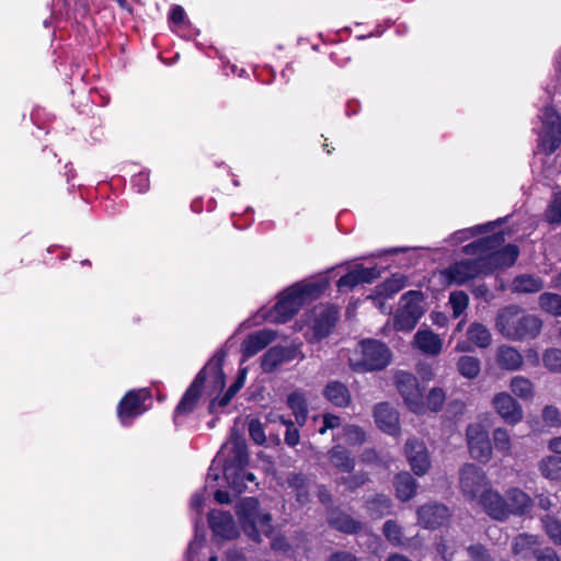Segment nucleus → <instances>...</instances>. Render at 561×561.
I'll return each instance as SVG.
<instances>
[{"instance_id":"1","label":"nucleus","mask_w":561,"mask_h":561,"mask_svg":"<svg viewBox=\"0 0 561 561\" xmlns=\"http://www.w3.org/2000/svg\"><path fill=\"white\" fill-rule=\"evenodd\" d=\"M226 356L227 352L224 348L217 350L196 374L173 410L174 423H178L181 417L191 415L204 394L213 396L224 390L226 386V374L224 371Z\"/></svg>"},{"instance_id":"2","label":"nucleus","mask_w":561,"mask_h":561,"mask_svg":"<svg viewBox=\"0 0 561 561\" xmlns=\"http://www.w3.org/2000/svg\"><path fill=\"white\" fill-rule=\"evenodd\" d=\"M504 242V234L497 232L465 245L462 251L467 255H480L484 273L490 274L496 268L512 266L518 257V248L514 244L502 247Z\"/></svg>"},{"instance_id":"3","label":"nucleus","mask_w":561,"mask_h":561,"mask_svg":"<svg viewBox=\"0 0 561 561\" xmlns=\"http://www.w3.org/2000/svg\"><path fill=\"white\" fill-rule=\"evenodd\" d=\"M541 328L542 321L537 316L516 305L500 309L495 318L496 331L510 341L533 340L539 335Z\"/></svg>"},{"instance_id":"4","label":"nucleus","mask_w":561,"mask_h":561,"mask_svg":"<svg viewBox=\"0 0 561 561\" xmlns=\"http://www.w3.org/2000/svg\"><path fill=\"white\" fill-rule=\"evenodd\" d=\"M316 296V282H297L277 295V301L263 318L273 323H287Z\"/></svg>"},{"instance_id":"5","label":"nucleus","mask_w":561,"mask_h":561,"mask_svg":"<svg viewBox=\"0 0 561 561\" xmlns=\"http://www.w3.org/2000/svg\"><path fill=\"white\" fill-rule=\"evenodd\" d=\"M391 359L390 350L377 340H363L350 357V366L356 371L383 369Z\"/></svg>"},{"instance_id":"6","label":"nucleus","mask_w":561,"mask_h":561,"mask_svg":"<svg viewBox=\"0 0 561 561\" xmlns=\"http://www.w3.org/2000/svg\"><path fill=\"white\" fill-rule=\"evenodd\" d=\"M249 465V451L245 439L242 437H234L231 440L228 455L224 459L222 472L229 485L242 492L245 488L244 484V469Z\"/></svg>"},{"instance_id":"7","label":"nucleus","mask_w":561,"mask_h":561,"mask_svg":"<svg viewBox=\"0 0 561 561\" xmlns=\"http://www.w3.org/2000/svg\"><path fill=\"white\" fill-rule=\"evenodd\" d=\"M152 399L149 388L128 390L119 400L116 414L123 426H130L135 419L147 411L146 401Z\"/></svg>"},{"instance_id":"8","label":"nucleus","mask_w":561,"mask_h":561,"mask_svg":"<svg viewBox=\"0 0 561 561\" xmlns=\"http://www.w3.org/2000/svg\"><path fill=\"white\" fill-rule=\"evenodd\" d=\"M424 296L419 290H410L402 295L401 307L397 310L393 319V328L397 331H411L424 313L422 306Z\"/></svg>"},{"instance_id":"9","label":"nucleus","mask_w":561,"mask_h":561,"mask_svg":"<svg viewBox=\"0 0 561 561\" xmlns=\"http://www.w3.org/2000/svg\"><path fill=\"white\" fill-rule=\"evenodd\" d=\"M459 485L463 496L469 501H474L490 488V481L482 468L473 463H466L459 470Z\"/></svg>"},{"instance_id":"10","label":"nucleus","mask_w":561,"mask_h":561,"mask_svg":"<svg viewBox=\"0 0 561 561\" xmlns=\"http://www.w3.org/2000/svg\"><path fill=\"white\" fill-rule=\"evenodd\" d=\"M474 256V259L460 260L450 264L443 272L447 283L450 285L453 284L460 286L476 277H479L480 275H486V273H484V266L481 256Z\"/></svg>"},{"instance_id":"11","label":"nucleus","mask_w":561,"mask_h":561,"mask_svg":"<svg viewBox=\"0 0 561 561\" xmlns=\"http://www.w3.org/2000/svg\"><path fill=\"white\" fill-rule=\"evenodd\" d=\"M260 503L256 497L242 499L234 508L241 529L253 541L260 542V531L256 525Z\"/></svg>"},{"instance_id":"12","label":"nucleus","mask_w":561,"mask_h":561,"mask_svg":"<svg viewBox=\"0 0 561 561\" xmlns=\"http://www.w3.org/2000/svg\"><path fill=\"white\" fill-rule=\"evenodd\" d=\"M396 385L408 408L414 413H421L424 403L416 377L410 373L399 371L396 375Z\"/></svg>"},{"instance_id":"13","label":"nucleus","mask_w":561,"mask_h":561,"mask_svg":"<svg viewBox=\"0 0 561 561\" xmlns=\"http://www.w3.org/2000/svg\"><path fill=\"white\" fill-rule=\"evenodd\" d=\"M467 442L471 456L479 461H488L492 456L489 434L482 424L474 423L467 427Z\"/></svg>"},{"instance_id":"14","label":"nucleus","mask_w":561,"mask_h":561,"mask_svg":"<svg viewBox=\"0 0 561 561\" xmlns=\"http://www.w3.org/2000/svg\"><path fill=\"white\" fill-rule=\"evenodd\" d=\"M417 523L426 529H436L445 525L450 512L444 504L437 502L426 503L416 511Z\"/></svg>"},{"instance_id":"15","label":"nucleus","mask_w":561,"mask_h":561,"mask_svg":"<svg viewBox=\"0 0 561 561\" xmlns=\"http://www.w3.org/2000/svg\"><path fill=\"white\" fill-rule=\"evenodd\" d=\"M207 520L215 537L231 540L239 536V530L229 512L213 510L208 513Z\"/></svg>"},{"instance_id":"16","label":"nucleus","mask_w":561,"mask_h":561,"mask_svg":"<svg viewBox=\"0 0 561 561\" xmlns=\"http://www.w3.org/2000/svg\"><path fill=\"white\" fill-rule=\"evenodd\" d=\"M492 404L505 423L515 425L522 421V405L510 393H496L493 397Z\"/></svg>"},{"instance_id":"17","label":"nucleus","mask_w":561,"mask_h":561,"mask_svg":"<svg viewBox=\"0 0 561 561\" xmlns=\"http://www.w3.org/2000/svg\"><path fill=\"white\" fill-rule=\"evenodd\" d=\"M405 454L408 461L417 476L425 474L430 467V456L425 444L416 438L409 439L405 444Z\"/></svg>"},{"instance_id":"18","label":"nucleus","mask_w":561,"mask_h":561,"mask_svg":"<svg viewBox=\"0 0 561 561\" xmlns=\"http://www.w3.org/2000/svg\"><path fill=\"white\" fill-rule=\"evenodd\" d=\"M477 501L491 518L501 522L508 518V508L505 497L491 486L484 490Z\"/></svg>"},{"instance_id":"19","label":"nucleus","mask_w":561,"mask_h":561,"mask_svg":"<svg viewBox=\"0 0 561 561\" xmlns=\"http://www.w3.org/2000/svg\"><path fill=\"white\" fill-rule=\"evenodd\" d=\"M276 339V332L268 329L252 332L241 343V353L244 359H249L264 350Z\"/></svg>"},{"instance_id":"20","label":"nucleus","mask_w":561,"mask_h":561,"mask_svg":"<svg viewBox=\"0 0 561 561\" xmlns=\"http://www.w3.org/2000/svg\"><path fill=\"white\" fill-rule=\"evenodd\" d=\"M378 277L379 271L377 268L357 265L355 268L342 276L337 280L336 286L340 291L351 290L358 284H370Z\"/></svg>"},{"instance_id":"21","label":"nucleus","mask_w":561,"mask_h":561,"mask_svg":"<svg viewBox=\"0 0 561 561\" xmlns=\"http://www.w3.org/2000/svg\"><path fill=\"white\" fill-rule=\"evenodd\" d=\"M374 416L377 425L390 435H397L400 431L398 412L386 402L375 407Z\"/></svg>"},{"instance_id":"22","label":"nucleus","mask_w":561,"mask_h":561,"mask_svg":"<svg viewBox=\"0 0 561 561\" xmlns=\"http://www.w3.org/2000/svg\"><path fill=\"white\" fill-rule=\"evenodd\" d=\"M293 358V351L290 348L282 345L272 346L261 356L262 371L271 374L283 363L291 360Z\"/></svg>"},{"instance_id":"23","label":"nucleus","mask_w":561,"mask_h":561,"mask_svg":"<svg viewBox=\"0 0 561 561\" xmlns=\"http://www.w3.org/2000/svg\"><path fill=\"white\" fill-rule=\"evenodd\" d=\"M540 547L538 537L528 534L516 536L512 543V552L518 561H528L536 557Z\"/></svg>"},{"instance_id":"24","label":"nucleus","mask_w":561,"mask_h":561,"mask_svg":"<svg viewBox=\"0 0 561 561\" xmlns=\"http://www.w3.org/2000/svg\"><path fill=\"white\" fill-rule=\"evenodd\" d=\"M508 516H522L533 506L531 497L519 488H510L505 492Z\"/></svg>"},{"instance_id":"25","label":"nucleus","mask_w":561,"mask_h":561,"mask_svg":"<svg viewBox=\"0 0 561 561\" xmlns=\"http://www.w3.org/2000/svg\"><path fill=\"white\" fill-rule=\"evenodd\" d=\"M328 524L337 531L354 535L362 530L363 524L351 515L340 512L333 511L327 517Z\"/></svg>"},{"instance_id":"26","label":"nucleus","mask_w":561,"mask_h":561,"mask_svg":"<svg viewBox=\"0 0 561 561\" xmlns=\"http://www.w3.org/2000/svg\"><path fill=\"white\" fill-rule=\"evenodd\" d=\"M417 348L430 356H436L442 352L443 340L431 330H420L414 335Z\"/></svg>"},{"instance_id":"27","label":"nucleus","mask_w":561,"mask_h":561,"mask_svg":"<svg viewBox=\"0 0 561 561\" xmlns=\"http://www.w3.org/2000/svg\"><path fill=\"white\" fill-rule=\"evenodd\" d=\"M496 363L502 369L514 371L522 367L524 358L517 348L501 345L496 350Z\"/></svg>"},{"instance_id":"28","label":"nucleus","mask_w":561,"mask_h":561,"mask_svg":"<svg viewBox=\"0 0 561 561\" xmlns=\"http://www.w3.org/2000/svg\"><path fill=\"white\" fill-rule=\"evenodd\" d=\"M339 320V309L335 306H323L318 311V341L329 336Z\"/></svg>"},{"instance_id":"29","label":"nucleus","mask_w":561,"mask_h":561,"mask_svg":"<svg viewBox=\"0 0 561 561\" xmlns=\"http://www.w3.org/2000/svg\"><path fill=\"white\" fill-rule=\"evenodd\" d=\"M393 484L397 497L403 502L411 500L416 493L417 483L409 472L398 473Z\"/></svg>"},{"instance_id":"30","label":"nucleus","mask_w":561,"mask_h":561,"mask_svg":"<svg viewBox=\"0 0 561 561\" xmlns=\"http://www.w3.org/2000/svg\"><path fill=\"white\" fill-rule=\"evenodd\" d=\"M323 396L336 407H347L351 402V393L346 386L340 381H331L323 390Z\"/></svg>"},{"instance_id":"31","label":"nucleus","mask_w":561,"mask_h":561,"mask_svg":"<svg viewBox=\"0 0 561 561\" xmlns=\"http://www.w3.org/2000/svg\"><path fill=\"white\" fill-rule=\"evenodd\" d=\"M467 339L480 348L488 347L492 342L490 330L480 322H472L467 330Z\"/></svg>"},{"instance_id":"32","label":"nucleus","mask_w":561,"mask_h":561,"mask_svg":"<svg viewBox=\"0 0 561 561\" xmlns=\"http://www.w3.org/2000/svg\"><path fill=\"white\" fill-rule=\"evenodd\" d=\"M407 282L408 277L405 275L396 273L381 284L377 285L375 291L379 296L392 297L405 287Z\"/></svg>"},{"instance_id":"33","label":"nucleus","mask_w":561,"mask_h":561,"mask_svg":"<svg viewBox=\"0 0 561 561\" xmlns=\"http://www.w3.org/2000/svg\"><path fill=\"white\" fill-rule=\"evenodd\" d=\"M456 367L462 377L467 379H474L481 371V362L478 357L462 355L458 358Z\"/></svg>"},{"instance_id":"34","label":"nucleus","mask_w":561,"mask_h":561,"mask_svg":"<svg viewBox=\"0 0 561 561\" xmlns=\"http://www.w3.org/2000/svg\"><path fill=\"white\" fill-rule=\"evenodd\" d=\"M511 391L523 400H531L535 394V387L530 379L524 376H515L510 382Z\"/></svg>"},{"instance_id":"35","label":"nucleus","mask_w":561,"mask_h":561,"mask_svg":"<svg viewBox=\"0 0 561 561\" xmlns=\"http://www.w3.org/2000/svg\"><path fill=\"white\" fill-rule=\"evenodd\" d=\"M540 473L549 480H561V456H547L538 465Z\"/></svg>"},{"instance_id":"36","label":"nucleus","mask_w":561,"mask_h":561,"mask_svg":"<svg viewBox=\"0 0 561 561\" xmlns=\"http://www.w3.org/2000/svg\"><path fill=\"white\" fill-rule=\"evenodd\" d=\"M329 454L331 463L337 469L344 472H351L354 469V459L350 457L348 451L344 447L336 446Z\"/></svg>"},{"instance_id":"37","label":"nucleus","mask_w":561,"mask_h":561,"mask_svg":"<svg viewBox=\"0 0 561 561\" xmlns=\"http://www.w3.org/2000/svg\"><path fill=\"white\" fill-rule=\"evenodd\" d=\"M366 505L371 515L381 517L390 513L392 501L385 494H377L376 496L367 500Z\"/></svg>"},{"instance_id":"38","label":"nucleus","mask_w":561,"mask_h":561,"mask_svg":"<svg viewBox=\"0 0 561 561\" xmlns=\"http://www.w3.org/2000/svg\"><path fill=\"white\" fill-rule=\"evenodd\" d=\"M513 287L517 293H537L542 289L543 283L539 277L520 275L514 279Z\"/></svg>"},{"instance_id":"39","label":"nucleus","mask_w":561,"mask_h":561,"mask_svg":"<svg viewBox=\"0 0 561 561\" xmlns=\"http://www.w3.org/2000/svg\"><path fill=\"white\" fill-rule=\"evenodd\" d=\"M539 307L553 317H561V295L543 293L538 299Z\"/></svg>"},{"instance_id":"40","label":"nucleus","mask_w":561,"mask_h":561,"mask_svg":"<svg viewBox=\"0 0 561 561\" xmlns=\"http://www.w3.org/2000/svg\"><path fill=\"white\" fill-rule=\"evenodd\" d=\"M287 405L296 417L298 423L305 422L307 417V402L302 393L293 392L287 398Z\"/></svg>"},{"instance_id":"41","label":"nucleus","mask_w":561,"mask_h":561,"mask_svg":"<svg viewBox=\"0 0 561 561\" xmlns=\"http://www.w3.org/2000/svg\"><path fill=\"white\" fill-rule=\"evenodd\" d=\"M449 305L453 309L454 318L460 317L469 305V297L462 290L453 291L449 295Z\"/></svg>"},{"instance_id":"42","label":"nucleus","mask_w":561,"mask_h":561,"mask_svg":"<svg viewBox=\"0 0 561 561\" xmlns=\"http://www.w3.org/2000/svg\"><path fill=\"white\" fill-rule=\"evenodd\" d=\"M541 121L551 134H561V118L553 107L546 106L542 110Z\"/></svg>"},{"instance_id":"43","label":"nucleus","mask_w":561,"mask_h":561,"mask_svg":"<svg viewBox=\"0 0 561 561\" xmlns=\"http://www.w3.org/2000/svg\"><path fill=\"white\" fill-rule=\"evenodd\" d=\"M493 444L497 451L504 456L511 453V436L505 428L497 427L493 431Z\"/></svg>"},{"instance_id":"44","label":"nucleus","mask_w":561,"mask_h":561,"mask_svg":"<svg viewBox=\"0 0 561 561\" xmlns=\"http://www.w3.org/2000/svg\"><path fill=\"white\" fill-rule=\"evenodd\" d=\"M543 366L552 373H561V350L548 348L542 356Z\"/></svg>"},{"instance_id":"45","label":"nucleus","mask_w":561,"mask_h":561,"mask_svg":"<svg viewBox=\"0 0 561 561\" xmlns=\"http://www.w3.org/2000/svg\"><path fill=\"white\" fill-rule=\"evenodd\" d=\"M542 524L549 538L556 545L561 546V522L550 515H547L542 518Z\"/></svg>"},{"instance_id":"46","label":"nucleus","mask_w":561,"mask_h":561,"mask_svg":"<svg viewBox=\"0 0 561 561\" xmlns=\"http://www.w3.org/2000/svg\"><path fill=\"white\" fill-rule=\"evenodd\" d=\"M382 533L388 541L394 546L402 545V528L394 520H387L382 526Z\"/></svg>"},{"instance_id":"47","label":"nucleus","mask_w":561,"mask_h":561,"mask_svg":"<svg viewBox=\"0 0 561 561\" xmlns=\"http://www.w3.org/2000/svg\"><path fill=\"white\" fill-rule=\"evenodd\" d=\"M546 219L550 224H561V191L553 195L546 210Z\"/></svg>"},{"instance_id":"48","label":"nucleus","mask_w":561,"mask_h":561,"mask_svg":"<svg viewBox=\"0 0 561 561\" xmlns=\"http://www.w3.org/2000/svg\"><path fill=\"white\" fill-rule=\"evenodd\" d=\"M368 481V476L365 472H357L352 476L342 477L339 483L344 484L347 490L354 491L363 486Z\"/></svg>"},{"instance_id":"49","label":"nucleus","mask_w":561,"mask_h":561,"mask_svg":"<svg viewBox=\"0 0 561 561\" xmlns=\"http://www.w3.org/2000/svg\"><path fill=\"white\" fill-rule=\"evenodd\" d=\"M249 435L251 439L257 444L262 445L266 440L265 431L263 424L259 419H252L249 422Z\"/></svg>"},{"instance_id":"50","label":"nucleus","mask_w":561,"mask_h":561,"mask_svg":"<svg viewBox=\"0 0 561 561\" xmlns=\"http://www.w3.org/2000/svg\"><path fill=\"white\" fill-rule=\"evenodd\" d=\"M345 440L351 445H359L365 440L364 431L356 425H347L344 427Z\"/></svg>"},{"instance_id":"51","label":"nucleus","mask_w":561,"mask_h":561,"mask_svg":"<svg viewBox=\"0 0 561 561\" xmlns=\"http://www.w3.org/2000/svg\"><path fill=\"white\" fill-rule=\"evenodd\" d=\"M232 398H233V396L227 391L221 396L217 394V396L213 397L209 400L208 405H207L208 414H211V415L216 414L217 408H226L230 403Z\"/></svg>"},{"instance_id":"52","label":"nucleus","mask_w":561,"mask_h":561,"mask_svg":"<svg viewBox=\"0 0 561 561\" xmlns=\"http://www.w3.org/2000/svg\"><path fill=\"white\" fill-rule=\"evenodd\" d=\"M445 402V392L440 388H434L427 396V404L432 411H439Z\"/></svg>"},{"instance_id":"53","label":"nucleus","mask_w":561,"mask_h":561,"mask_svg":"<svg viewBox=\"0 0 561 561\" xmlns=\"http://www.w3.org/2000/svg\"><path fill=\"white\" fill-rule=\"evenodd\" d=\"M131 186L137 193H147L150 188L149 173L139 172L135 174L131 179Z\"/></svg>"},{"instance_id":"54","label":"nucleus","mask_w":561,"mask_h":561,"mask_svg":"<svg viewBox=\"0 0 561 561\" xmlns=\"http://www.w3.org/2000/svg\"><path fill=\"white\" fill-rule=\"evenodd\" d=\"M467 553L473 561H493L486 548L480 543L469 546Z\"/></svg>"},{"instance_id":"55","label":"nucleus","mask_w":561,"mask_h":561,"mask_svg":"<svg viewBox=\"0 0 561 561\" xmlns=\"http://www.w3.org/2000/svg\"><path fill=\"white\" fill-rule=\"evenodd\" d=\"M186 19L185 10L180 4H173L170 9L168 21L169 24L180 26L184 24Z\"/></svg>"},{"instance_id":"56","label":"nucleus","mask_w":561,"mask_h":561,"mask_svg":"<svg viewBox=\"0 0 561 561\" xmlns=\"http://www.w3.org/2000/svg\"><path fill=\"white\" fill-rule=\"evenodd\" d=\"M542 420L550 425L561 423V414L558 408L553 405H546L541 413Z\"/></svg>"},{"instance_id":"57","label":"nucleus","mask_w":561,"mask_h":561,"mask_svg":"<svg viewBox=\"0 0 561 561\" xmlns=\"http://www.w3.org/2000/svg\"><path fill=\"white\" fill-rule=\"evenodd\" d=\"M256 525L261 534H264L266 536H270L273 533V526H272V516L271 514L266 513L263 515H257Z\"/></svg>"},{"instance_id":"58","label":"nucleus","mask_w":561,"mask_h":561,"mask_svg":"<svg viewBox=\"0 0 561 561\" xmlns=\"http://www.w3.org/2000/svg\"><path fill=\"white\" fill-rule=\"evenodd\" d=\"M287 483L293 490L308 488V479L302 473L293 472L288 474Z\"/></svg>"},{"instance_id":"59","label":"nucleus","mask_w":561,"mask_h":561,"mask_svg":"<svg viewBox=\"0 0 561 561\" xmlns=\"http://www.w3.org/2000/svg\"><path fill=\"white\" fill-rule=\"evenodd\" d=\"M285 443L289 447H295L299 443V431L294 426L291 421L286 423Z\"/></svg>"},{"instance_id":"60","label":"nucleus","mask_w":561,"mask_h":561,"mask_svg":"<svg viewBox=\"0 0 561 561\" xmlns=\"http://www.w3.org/2000/svg\"><path fill=\"white\" fill-rule=\"evenodd\" d=\"M535 558L537 561H560L558 553L550 547H539Z\"/></svg>"},{"instance_id":"61","label":"nucleus","mask_w":561,"mask_h":561,"mask_svg":"<svg viewBox=\"0 0 561 561\" xmlns=\"http://www.w3.org/2000/svg\"><path fill=\"white\" fill-rule=\"evenodd\" d=\"M341 425V419L333 414H324L323 415V426L318 431L319 433L323 434L327 432V430H333L336 427H340Z\"/></svg>"},{"instance_id":"62","label":"nucleus","mask_w":561,"mask_h":561,"mask_svg":"<svg viewBox=\"0 0 561 561\" xmlns=\"http://www.w3.org/2000/svg\"><path fill=\"white\" fill-rule=\"evenodd\" d=\"M437 551L440 554V557L446 560L450 561L454 557L455 550L449 547L447 541L440 540L437 545Z\"/></svg>"},{"instance_id":"63","label":"nucleus","mask_w":561,"mask_h":561,"mask_svg":"<svg viewBox=\"0 0 561 561\" xmlns=\"http://www.w3.org/2000/svg\"><path fill=\"white\" fill-rule=\"evenodd\" d=\"M244 380H245V373L241 371L226 391L234 397L239 392V390L243 387Z\"/></svg>"},{"instance_id":"64","label":"nucleus","mask_w":561,"mask_h":561,"mask_svg":"<svg viewBox=\"0 0 561 561\" xmlns=\"http://www.w3.org/2000/svg\"><path fill=\"white\" fill-rule=\"evenodd\" d=\"M329 561H357V558L348 551H336L330 556Z\"/></svg>"}]
</instances>
